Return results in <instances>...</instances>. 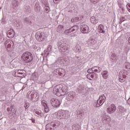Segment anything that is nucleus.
<instances>
[{"mask_svg":"<svg viewBox=\"0 0 130 130\" xmlns=\"http://www.w3.org/2000/svg\"><path fill=\"white\" fill-rule=\"evenodd\" d=\"M90 22L92 24L96 25L98 23V20L96 19V18L94 16H92L90 18Z\"/></svg>","mask_w":130,"mask_h":130,"instance_id":"393cba45","label":"nucleus"},{"mask_svg":"<svg viewBox=\"0 0 130 130\" xmlns=\"http://www.w3.org/2000/svg\"><path fill=\"white\" fill-rule=\"evenodd\" d=\"M80 31L83 34H88L90 32V28L89 26L86 24H82L80 26Z\"/></svg>","mask_w":130,"mask_h":130,"instance_id":"1a4fd4ad","label":"nucleus"},{"mask_svg":"<svg viewBox=\"0 0 130 130\" xmlns=\"http://www.w3.org/2000/svg\"><path fill=\"white\" fill-rule=\"evenodd\" d=\"M125 68L127 70H130V63H127L125 66Z\"/></svg>","mask_w":130,"mask_h":130,"instance_id":"09e8293b","label":"nucleus"},{"mask_svg":"<svg viewBox=\"0 0 130 130\" xmlns=\"http://www.w3.org/2000/svg\"><path fill=\"white\" fill-rule=\"evenodd\" d=\"M8 113H9V115H8L9 118L12 120H15L16 118V116H17V115H15L13 113H11V112H8Z\"/></svg>","mask_w":130,"mask_h":130,"instance_id":"bb28decb","label":"nucleus"},{"mask_svg":"<svg viewBox=\"0 0 130 130\" xmlns=\"http://www.w3.org/2000/svg\"><path fill=\"white\" fill-rule=\"evenodd\" d=\"M42 103V105L43 106V107H45L46 106H47V102L45 101L44 100L42 101L41 102Z\"/></svg>","mask_w":130,"mask_h":130,"instance_id":"79ce46f5","label":"nucleus"},{"mask_svg":"<svg viewBox=\"0 0 130 130\" xmlns=\"http://www.w3.org/2000/svg\"><path fill=\"white\" fill-rule=\"evenodd\" d=\"M30 106V104L29 103H25L24 105V107L25 108V109H28Z\"/></svg>","mask_w":130,"mask_h":130,"instance_id":"37998d69","label":"nucleus"},{"mask_svg":"<svg viewBox=\"0 0 130 130\" xmlns=\"http://www.w3.org/2000/svg\"><path fill=\"white\" fill-rule=\"evenodd\" d=\"M112 59H113L112 58H111Z\"/></svg>","mask_w":130,"mask_h":130,"instance_id":"338daca9","label":"nucleus"},{"mask_svg":"<svg viewBox=\"0 0 130 130\" xmlns=\"http://www.w3.org/2000/svg\"><path fill=\"white\" fill-rule=\"evenodd\" d=\"M75 52H81V48L79 46H76V49L75 50Z\"/></svg>","mask_w":130,"mask_h":130,"instance_id":"49530a36","label":"nucleus"},{"mask_svg":"<svg viewBox=\"0 0 130 130\" xmlns=\"http://www.w3.org/2000/svg\"><path fill=\"white\" fill-rule=\"evenodd\" d=\"M87 43L89 46H92V45H94L96 43V40L90 38L88 41Z\"/></svg>","mask_w":130,"mask_h":130,"instance_id":"b1692460","label":"nucleus"},{"mask_svg":"<svg viewBox=\"0 0 130 130\" xmlns=\"http://www.w3.org/2000/svg\"><path fill=\"white\" fill-rule=\"evenodd\" d=\"M1 23L2 24H6L7 23V21H6V19L5 18H2L1 20Z\"/></svg>","mask_w":130,"mask_h":130,"instance_id":"5fc2aeb1","label":"nucleus"},{"mask_svg":"<svg viewBox=\"0 0 130 130\" xmlns=\"http://www.w3.org/2000/svg\"><path fill=\"white\" fill-rule=\"evenodd\" d=\"M118 6H119V8H122V7H123V6H122V4H121V3H118Z\"/></svg>","mask_w":130,"mask_h":130,"instance_id":"13d9d810","label":"nucleus"},{"mask_svg":"<svg viewBox=\"0 0 130 130\" xmlns=\"http://www.w3.org/2000/svg\"><path fill=\"white\" fill-rule=\"evenodd\" d=\"M60 122L58 121H53L51 122V123L47 124L46 125V130H54L59 126Z\"/></svg>","mask_w":130,"mask_h":130,"instance_id":"f03ea898","label":"nucleus"},{"mask_svg":"<svg viewBox=\"0 0 130 130\" xmlns=\"http://www.w3.org/2000/svg\"><path fill=\"white\" fill-rule=\"evenodd\" d=\"M124 21H125V17H121L120 18V21L119 22V23L121 24V23H122V22H124Z\"/></svg>","mask_w":130,"mask_h":130,"instance_id":"c03bdc74","label":"nucleus"},{"mask_svg":"<svg viewBox=\"0 0 130 130\" xmlns=\"http://www.w3.org/2000/svg\"><path fill=\"white\" fill-rule=\"evenodd\" d=\"M19 6V2L18 1L14 0L12 2V8L15 9V8H18Z\"/></svg>","mask_w":130,"mask_h":130,"instance_id":"a878e982","label":"nucleus"},{"mask_svg":"<svg viewBox=\"0 0 130 130\" xmlns=\"http://www.w3.org/2000/svg\"><path fill=\"white\" fill-rule=\"evenodd\" d=\"M57 62H55V63L53 64V66L55 67V66H56V67H57Z\"/></svg>","mask_w":130,"mask_h":130,"instance_id":"bf43d9fd","label":"nucleus"},{"mask_svg":"<svg viewBox=\"0 0 130 130\" xmlns=\"http://www.w3.org/2000/svg\"><path fill=\"white\" fill-rule=\"evenodd\" d=\"M51 52H52V46L49 45L47 50H45V54L46 55H49Z\"/></svg>","mask_w":130,"mask_h":130,"instance_id":"aec40b11","label":"nucleus"},{"mask_svg":"<svg viewBox=\"0 0 130 130\" xmlns=\"http://www.w3.org/2000/svg\"><path fill=\"white\" fill-rule=\"evenodd\" d=\"M95 68H97V67H93L92 68L88 69L87 70V73H88V74H90V73H95L94 72V70Z\"/></svg>","mask_w":130,"mask_h":130,"instance_id":"e433bc0d","label":"nucleus"},{"mask_svg":"<svg viewBox=\"0 0 130 130\" xmlns=\"http://www.w3.org/2000/svg\"><path fill=\"white\" fill-rule=\"evenodd\" d=\"M4 45L5 46L7 51H11V47L12 45H11V42L10 41H6L4 43Z\"/></svg>","mask_w":130,"mask_h":130,"instance_id":"6ab92c4d","label":"nucleus"},{"mask_svg":"<svg viewBox=\"0 0 130 130\" xmlns=\"http://www.w3.org/2000/svg\"><path fill=\"white\" fill-rule=\"evenodd\" d=\"M94 104H95V107H100V106H102V105H103V104L102 103L99 102V100H98L96 102L94 103Z\"/></svg>","mask_w":130,"mask_h":130,"instance_id":"72a5a7b5","label":"nucleus"},{"mask_svg":"<svg viewBox=\"0 0 130 130\" xmlns=\"http://www.w3.org/2000/svg\"><path fill=\"white\" fill-rule=\"evenodd\" d=\"M122 74V72H120L119 74V81L121 83H123L124 82V78H123V77L121 76V75Z\"/></svg>","mask_w":130,"mask_h":130,"instance_id":"2f4dec72","label":"nucleus"},{"mask_svg":"<svg viewBox=\"0 0 130 130\" xmlns=\"http://www.w3.org/2000/svg\"><path fill=\"white\" fill-rule=\"evenodd\" d=\"M72 129L73 130H79L80 129V128H79V125L75 124L73 125H72Z\"/></svg>","mask_w":130,"mask_h":130,"instance_id":"58836bf2","label":"nucleus"},{"mask_svg":"<svg viewBox=\"0 0 130 130\" xmlns=\"http://www.w3.org/2000/svg\"><path fill=\"white\" fill-rule=\"evenodd\" d=\"M56 117L58 119H66L67 118V112L64 111H59L57 113Z\"/></svg>","mask_w":130,"mask_h":130,"instance_id":"6e6552de","label":"nucleus"},{"mask_svg":"<svg viewBox=\"0 0 130 130\" xmlns=\"http://www.w3.org/2000/svg\"><path fill=\"white\" fill-rule=\"evenodd\" d=\"M4 93H8L9 92V87L5 86L3 88Z\"/></svg>","mask_w":130,"mask_h":130,"instance_id":"a18cd8bd","label":"nucleus"},{"mask_svg":"<svg viewBox=\"0 0 130 130\" xmlns=\"http://www.w3.org/2000/svg\"><path fill=\"white\" fill-rule=\"evenodd\" d=\"M40 2L42 4V7L44 6H47L48 4V2H47V0H39Z\"/></svg>","mask_w":130,"mask_h":130,"instance_id":"473e14b6","label":"nucleus"},{"mask_svg":"<svg viewBox=\"0 0 130 130\" xmlns=\"http://www.w3.org/2000/svg\"><path fill=\"white\" fill-rule=\"evenodd\" d=\"M51 105L53 106V107H55V108H57L60 106V104H61V102L58 100L57 99H51L50 100Z\"/></svg>","mask_w":130,"mask_h":130,"instance_id":"39448f33","label":"nucleus"},{"mask_svg":"<svg viewBox=\"0 0 130 130\" xmlns=\"http://www.w3.org/2000/svg\"><path fill=\"white\" fill-rule=\"evenodd\" d=\"M78 92L80 94H84L85 93V86L83 85H80L78 88Z\"/></svg>","mask_w":130,"mask_h":130,"instance_id":"5701e85b","label":"nucleus"},{"mask_svg":"<svg viewBox=\"0 0 130 130\" xmlns=\"http://www.w3.org/2000/svg\"><path fill=\"white\" fill-rule=\"evenodd\" d=\"M24 22L26 24H30V23H31V21H29L27 18L24 19Z\"/></svg>","mask_w":130,"mask_h":130,"instance_id":"3c124183","label":"nucleus"},{"mask_svg":"<svg viewBox=\"0 0 130 130\" xmlns=\"http://www.w3.org/2000/svg\"><path fill=\"white\" fill-rule=\"evenodd\" d=\"M35 38L37 41L42 42L45 40L46 36H45V33H44V32L38 31L35 35Z\"/></svg>","mask_w":130,"mask_h":130,"instance_id":"7ed1b4c3","label":"nucleus"},{"mask_svg":"<svg viewBox=\"0 0 130 130\" xmlns=\"http://www.w3.org/2000/svg\"><path fill=\"white\" fill-rule=\"evenodd\" d=\"M34 96H36L35 97V101H37L39 99V94L38 93L30 91V92H28L27 95V98L31 101H33L34 99Z\"/></svg>","mask_w":130,"mask_h":130,"instance_id":"20e7f679","label":"nucleus"},{"mask_svg":"<svg viewBox=\"0 0 130 130\" xmlns=\"http://www.w3.org/2000/svg\"><path fill=\"white\" fill-rule=\"evenodd\" d=\"M4 40H5V38H4L3 35H0V43H2Z\"/></svg>","mask_w":130,"mask_h":130,"instance_id":"de8ad7c7","label":"nucleus"},{"mask_svg":"<svg viewBox=\"0 0 130 130\" xmlns=\"http://www.w3.org/2000/svg\"><path fill=\"white\" fill-rule=\"evenodd\" d=\"M7 35L8 38H14V37L15 36V30L13 29H11L8 31Z\"/></svg>","mask_w":130,"mask_h":130,"instance_id":"2eb2a0df","label":"nucleus"},{"mask_svg":"<svg viewBox=\"0 0 130 130\" xmlns=\"http://www.w3.org/2000/svg\"><path fill=\"white\" fill-rule=\"evenodd\" d=\"M35 10L36 12H39L40 11V5L39 3H36L35 5Z\"/></svg>","mask_w":130,"mask_h":130,"instance_id":"c756f323","label":"nucleus"},{"mask_svg":"<svg viewBox=\"0 0 130 130\" xmlns=\"http://www.w3.org/2000/svg\"><path fill=\"white\" fill-rule=\"evenodd\" d=\"M56 2H60V0H55Z\"/></svg>","mask_w":130,"mask_h":130,"instance_id":"0e129e2a","label":"nucleus"},{"mask_svg":"<svg viewBox=\"0 0 130 130\" xmlns=\"http://www.w3.org/2000/svg\"><path fill=\"white\" fill-rule=\"evenodd\" d=\"M43 108L45 113L49 112V107H48V105L46 106V107H44Z\"/></svg>","mask_w":130,"mask_h":130,"instance_id":"4c0bfd02","label":"nucleus"},{"mask_svg":"<svg viewBox=\"0 0 130 130\" xmlns=\"http://www.w3.org/2000/svg\"><path fill=\"white\" fill-rule=\"evenodd\" d=\"M84 115V112L82 110L78 111L77 113V117L78 118H82V117Z\"/></svg>","mask_w":130,"mask_h":130,"instance_id":"c85d7f7f","label":"nucleus"},{"mask_svg":"<svg viewBox=\"0 0 130 130\" xmlns=\"http://www.w3.org/2000/svg\"><path fill=\"white\" fill-rule=\"evenodd\" d=\"M35 97H36V95H35V96H34V100H32V101H34V102H35L36 101H35Z\"/></svg>","mask_w":130,"mask_h":130,"instance_id":"052dcab7","label":"nucleus"},{"mask_svg":"<svg viewBox=\"0 0 130 130\" xmlns=\"http://www.w3.org/2000/svg\"><path fill=\"white\" fill-rule=\"evenodd\" d=\"M21 59L26 63L30 62V61H32V60H33V55H32V53L30 52H25L23 53L21 56Z\"/></svg>","mask_w":130,"mask_h":130,"instance_id":"f257e3e1","label":"nucleus"},{"mask_svg":"<svg viewBox=\"0 0 130 130\" xmlns=\"http://www.w3.org/2000/svg\"><path fill=\"white\" fill-rule=\"evenodd\" d=\"M57 30L61 32V31H63V30H64V26L62 25H59L58 26Z\"/></svg>","mask_w":130,"mask_h":130,"instance_id":"f704fd0d","label":"nucleus"},{"mask_svg":"<svg viewBox=\"0 0 130 130\" xmlns=\"http://www.w3.org/2000/svg\"><path fill=\"white\" fill-rule=\"evenodd\" d=\"M67 93H69V92H68V90H67V88H66L65 87H62V88H61V94H63V96H64V95H66Z\"/></svg>","mask_w":130,"mask_h":130,"instance_id":"7c9ffc66","label":"nucleus"},{"mask_svg":"<svg viewBox=\"0 0 130 130\" xmlns=\"http://www.w3.org/2000/svg\"><path fill=\"white\" fill-rule=\"evenodd\" d=\"M23 73H21V72H16L15 73V76L16 77H20V75H22Z\"/></svg>","mask_w":130,"mask_h":130,"instance_id":"603ef678","label":"nucleus"},{"mask_svg":"<svg viewBox=\"0 0 130 130\" xmlns=\"http://www.w3.org/2000/svg\"><path fill=\"white\" fill-rule=\"evenodd\" d=\"M7 110L8 112H10L11 113H12V114L16 115V113H17V109L14 108V106L11 105L10 107L7 108Z\"/></svg>","mask_w":130,"mask_h":130,"instance_id":"4468645a","label":"nucleus"},{"mask_svg":"<svg viewBox=\"0 0 130 130\" xmlns=\"http://www.w3.org/2000/svg\"><path fill=\"white\" fill-rule=\"evenodd\" d=\"M86 77L88 80H90V81H92V79L94 78V77H95V78H97L98 77V75L95 74V73H92V72H90V73H88Z\"/></svg>","mask_w":130,"mask_h":130,"instance_id":"a211bd4d","label":"nucleus"},{"mask_svg":"<svg viewBox=\"0 0 130 130\" xmlns=\"http://www.w3.org/2000/svg\"><path fill=\"white\" fill-rule=\"evenodd\" d=\"M33 75L35 76V77H36V74H35V73H34Z\"/></svg>","mask_w":130,"mask_h":130,"instance_id":"69168bd1","label":"nucleus"},{"mask_svg":"<svg viewBox=\"0 0 130 130\" xmlns=\"http://www.w3.org/2000/svg\"><path fill=\"white\" fill-rule=\"evenodd\" d=\"M58 49L61 50L62 53H63L64 52L67 53V51L68 52H69V47L66 46V44L64 43H61L60 45L59 44Z\"/></svg>","mask_w":130,"mask_h":130,"instance_id":"9d476101","label":"nucleus"},{"mask_svg":"<svg viewBox=\"0 0 130 130\" xmlns=\"http://www.w3.org/2000/svg\"><path fill=\"white\" fill-rule=\"evenodd\" d=\"M80 20V18L79 17H75L71 19V22L72 23H76V22H78Z\"/></svg>","mask_w":130,"mask_h":130,"instance_id":"c9c22d12","label":"nucleus"},{"mask_svg":"<svg viewBox=\"0 0 130 130\" xmlns=\"http://www.w3.org/2000/svg\"><path fill=\"white\" fill-rule=\"evenodd\" d=\"M98 100H99V102H100V103H102V104H103L106 100V96H105L104 94H102L99 96Z\"/></svg>","mask_w":130,"mask_h":130,"instance_id":"4be33fe9","label":"nucleus"},{"mask_svg":"<svg viewBox=\"0 0 130 130\" xmlns=\"http://www.w3.org/2000/svg\"><path fill=\"white\" fill-rule=\"evenodd\" d=\"M93 73H100V72H99V71H98V69L95 68V69L93 70Z\"/></svg>","mask_w":130,"mask_h":130,"instance_id":"4d7b16f0","label":"nucleus"},{"mask_svg":"<svg viewBox=\"0 0 130 130\" xmlns=\"http://www.w3.org/2000/svg\"><path fill=\"white\" fill-rule=\"evenodd\" d=\"M34 113H35L36 116L39 117V118H41V117H43V112L41 111V110L39 109H35L34 111Z\"/></svg>","mask_w":130,"mask_h":130,"instance_id":"ddd939ff","label":"nucleus"},{"mask_svg":"<svg viewBox=\"0 0 130 130\" xmlns=\"http://www.w3.org/2000/svg\"><path fill=\"white\" fill-rule=\"evenodd\" d=\"M98 31L99 33H102V34H106V31L104 28V25H103V24H100L98 26Z\"/></svg>","mask_w":130,"mask_h":130,"instance_id":"f3484780","label":"nucleus"},{"mask_svg":"<svg viewBox=\"0 0 130 130\" xmlns=\"http://www.w3.org/2000/svg\"><path fill=\"white\" fill-rule=\"evenodd\" d=\"M53 74H54V75H56V76H61V77H64V73H66V71H64V69H62L61 68H58L55 69L53 71Z\"/></svg>","mask_w":130,"mask_h":130,"instance_id":"423d86ee","label":"nucleus"},{"mask_svg":"<svg viewBox=\"0 0 130 130\" xmlns=\"http://www.w3.org/2000/svg\"><path fill=\"white\" fill-rule=\"evenodd\" d=\"M43 7H44V9L47 12V13H49V10H50V7L47 5L43 6Z\"/></svg>","mask_w":130,"mask_h":130,"instance_id":"ea45409f","label":"nucleus"},{"mask_svg":"<svg viewBox=\"0 0 130 130\" xmlns=\"http://www.w3.org/2000/svg\"><path fill=\"white\" fill-rule=\"evenodd\" d=\"M121 13L122 14V15H124V13H125V9H124V7L123 6L122 7L120 8Z\"/></svg>","mask_w":130,"mask_h":130,"instance_id":"a19ab883","label":"nucleus"},{"mask_svg":"<svg viewBox=\"0 0 130 130\" xmlns=\"http://www.w3.org/2000/svg\"><path fill=\"white\" fill-rule=\"evenodd\" d=\"M76 94L74 92H68L66 94V99L68 101H73V99L75 98Z\"/></svg>","mask_w":130,"mask_h":130,"instance_id":"9b49d317","label":"nucleus"},{"mask_svg":"<svg viewBox=\"0 0 130 130\" xmlns=\"http://www.w3.org/2000/svg\"><path fill=\"white\" fill-rule=\"evenodd\" d=\"M95 68H98V70L99 73H100V72H101L102 71V68H101V67H96Z\"/></svg>","mask_w":130,"mask_h":130,"instance_id":"6e6d98bb","label":"nucleus"},{"mask_svg":"<svg viewBox=\"0 0 130 130\" xmlns=\"http://www.w3.org/2000/svg\"><path fill=\"white\" fill-rule=\"evenodd\" d=\"M102 75L103 76V78L105 80H106V79H107L108 78V72H107V71H103L102 73Z\"/></svg>","mask_w":130,"mask_h":130,"instance_id":"cd10ccee","label":"nucleus"},{"mask_svg":"<svg viewBox=\"0 0 130 130\" xmlns=\"http://www.w3.org/2000/svg\"><path fill=\"white\" fill-rule=\"evenodd\" d=\"M75 58H77V59H78V58H79V56H76L75 57Z\"/></svg>","mask_w":130,"mask_h":130,"instance_id":"e2e57ef3","label":"nucleus"},{"mask_svg":"<svg viewBox=\"0 0 130 130\" xmlns=\"http://www.w3.org/2000/svg\"><path fill=\"white\" fill-rule=\"evenodd\" d=\"M116 110V106H115V105L112 104L107 108V112L108 113H109V114H111L112 113H113Z\"/></svg>","mask_w":130,"mask_h":130,"instance_id":"f8f14e48","label":"nucleus"},{"mask_svg":"<svg viewBox=\"0 0 130 130\" xmlns=\"http://www.w3.org/2000/svg\"><path fill=\"white\" fill-rule=\"evenodd\" d=\"M118 111L121 115H124L125 113H126V110L124 109V108L122 106H119L118 107Z\"/></svg>","mask_w":130,"mask_h":130,"instance_id":"412c9836","label":"nucleus"},{"mask_svg":"<svg viewBox=\"0 0 130 130\" xmlns=\"http://www.w3.org/2000/svg\"><path fill=\"white\" fill-rule=\"evenodd\" d=\"M79 30V26L78 25H74L69 29H66L64 31L66 34H70V33H76Z\"/></svg>","mask_w":130,"mask_h":130,"instance_id":"0eeeda50","label":"nucleus"},{"mask_svg":"<svg viewBox=\"0 0 130 130\" xmlns=\"http://www.w3.org/2000/svg\"><path fill=\"white\" fill-rule=\"evenodd\" d=\"M1 9H2V8H0V10H1Z\"/></svg>","mask_w":130,"mask_h":130,"instance_id":"774afa93","label":"nucleus"},{"mask_svg":"<svg viewBox=\"0 0 130 130\" xmlns=\"http://www.w3.org/2000/svg\"><path fill=\"white\" fill-rule=\"evenodd\" d=\"M90 2H91L92 4H94V5H95V4H97L98 2H99V0H90Z\"/></svg>","mask_w":130,"mask_h":130,"instance_id":"864d4df0","label":"nucleus"},{"mask_svg":"<svg viewBox=\"0 0 130 130\" xmlns=\"http://www.w3.org/2000/svg\"><path fill=\"white\" fill-rule=\"evenodd\" d=\"M126 7L128 12H129L130 13V3L127 4Z\"/></svg>","mask_w":130,"mask_h":130,"instance_id":"8fccbe9b","label":"nucleus"},{"mask_svg":"<svg viewBox=\"0 0 130 130\" xmlns=\"http://www.w3.org/2000/svg\"><path fill=\"white\" fill-rule=\"evenodd\" d=\"M32 122L33 123H35V120L32 119Z\"/></svg>","mask_w":130,"mask_h":130,"instance_id":"680f3d73","label":"nucleus"},{"mask_svg":"<svg viewBox=\"0 0 130 130\" xmlns=\"http://www.w3.org/2000/svg\"><path fill=\"white\" fill-rule=\"evenodd\" d=\"M53 92L55 95H56V96H58L59 97V96H63L62 93H61V89L60 88H54Z\"/></svg>","mask_w":130,"mask_h":130,"instance_id":"dca6fc26","label":"nucleus"}]
</instances>
